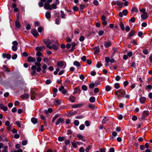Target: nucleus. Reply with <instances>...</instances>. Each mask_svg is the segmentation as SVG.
<instances>
[{
  "label": "nucleus",
  "instance_id": "1",
  "mask_svg": "<svg viewBox=\"0 0 152 152\" xmlns=\"http://www.w3.org/2000/svg\"><path fill=\"white\" fill-rule=\"evenodd\" d=\"M116 95L118 96V98H119V96H123L125 94V92L124 91L123 89H121L119 90H118V91L115 93Z\"/></svg>",
  "mask_w": 152,
  "mask_h": 152
},
{
  "label": "nucleus",
  "instance_id": "2",
  "mask_svg": "<svg viewBox=\"0 0 152 152\" xmlns=\"http://www.w3.org/2000/svg\"><path fill=\"white\" fill-rule=\"evenodd\" d=\"M65 122V121L63 118H58L57 121L56 123H55V125H58L60 123H61V125L63 124Z\"/></svg>",
  "mask_w": 152,
  "mask_h": 152
},
{
  "label": "nucleus",
  "instance_id": "3",
  "mask_svg": "<svg viewBox=\"0 0 152 152\" xmlns=\"http://www.w3.org/2000/svg\"><path fill=\"white\" fill-rule=\"evenodd\" d=\"M59 90L61 91L64 94H65L67 92L66 90L64 89V87L63 86H61V87L59 88Z\"/></svg>",
  "mask_w": 152,
  "mask_h": 152
},
{
  "label": "nucleus",
  "instance_id": "4",
  "mask_svg": "<svg viewBox=\"0 0 152 152\" xmlns=\"http://www.w3.org/2000/svg\"><path fill=\"white\" fill-rule=\"evenodd\" d=\"M128 12L127 10H125L123 11L122 12H121L119 13V15L120 17H122L123 15H126L128 14Z\"/></svg>",
  "mask_w": 152,
  "mask_h": 152
},
{
  "label": "nucleus",
  "instance_id": "5",
  "mask_svg": "<svg viewBox=\"0 0 152 152\" xmlns=\"http://www.w3.org/2000/svg\"><path fill=\"white\" fill-rule=\"evenodd\" d=\"M27 60L29 62H34L36 61V58L34 57H33L31 56H29L27 58Z\"/></svg>",
  "mask_w": 152,
  "mask_h": 152
},
{
  "label": "nucleus",
  "instance_id": "6",
  "mask_svg": "<svg viewBox=\"0 0 152 152\" xmlns=\"http://www.w3.org/2000/svg\"><path fill=\"white\" fill-rule=\"evenodd\" d=\"M44 8L46 10H51L52 8L51 5L48 3H45L44 5Z\"/></svg>",
  "mask_w": 152,
  "mask_h": 152
},
{
  "label": "nucleus",
  "instance_id": "7",
  "mask_svg": "<svg viewBox=\"0 0 152 152\" xmlns=\"http://www.w3.org/2000/svg\"><path fill=\"white\" fill-rule=\"evenodd\" d=\"M31 32L33 35L36 38H37V36L39 35V33L37 32L36 30H31Z\"/></svg>",
  "mask_w": 152,
  "mask_h": 152
},
{
  "label": "nucleus",
  "instance_id": "8",
  "mask_svg": "<svg viewBox=\"0 0 152 152\" xmlns=\"http://www.w3.org/2000/svg\"><path fill=\"white\" fill-rule=\"evenodd\" d=\"M45 46H40L39 47H37L35 49L36 50L37 52H40L42 51V50L45 48Z\"/></svg>",
  "mask_w": 152,
  "mask_h": 152
},
{
  "label": "nucleus",
  "instance_id": "9",
  "mask_svg": "<svg viewBox=\"0 0 152 152\" xmlns=\"http://www.w3.org/2000/svg\"><path fill=\"white\" fill-rule=\"evenodd\" d=\"M44 111L45 112V113L46 115H48V113H50L52 112L53 111V110L51 108H49L47 110L45 109L44 110Z\"/></svg>",
  "mask_w": 152,
  "mask_h": 152
},
{
  "label": "nucleus",
  "instance_id": "10",
  "mask_svg": "<svg viewBox=\"0 0 152 152\" xmlns=\"http://www.w3.org/2000/svg\"><path fill=\"white\" fill-rule=\"evenodd\" d=\"M111 45L112 44L111 42L110 41H109L107 42H105L104 45L105 47L107 48L111 46Z\"/></svg>",
  "mask_w": 152,
  "mask_h": 152
},
{
  "label": "nucleus",
  "instance_id": "11",
  "mask_svg": "<svg viewBox=\"0 0 152 152\" xmlns=\"http://www.w3.org/2000/svg\"><path fill=\"white\" fill-rule=\"evenodd\" d=\"M77 137L80 139V140L83 141H85V139L84 138L83 136L80 134H78L77 135Z\"/></svg>",
  "mask_w": 152,
  "mask_h": 152
},
{
  "label": "nucleus",
  "instance_id": "12",
  "mask_svg": "<svg viewBox=\"0 0 152 152\" xmlns=\"http://www.w3.org/2000/svg\"><path fill=\"white\" fill-rule=\"evenodd\" d=\"M138 11V10L136 7H133L131 10V12L132 14H133L134 12L137 13Z\"/></svg>",
  "mask_w": 152,
  "mask_h": 152
},
{
  "label": "nucleus",
  "instance_id": "13",
  "mask_svg": "<svg viewBox=\"0 0 152 152\" xmlns=\"http://www.w3.org/2000/svg\"><path fill=\"white\" fill-rule=\"evenodd\" d=\"M15 25L18 28H20L21 27V24L19 21V20H16L15 22Z\"/></svg>",
  "mask_w": 152,
  "mask_h": 152
},
{
  "label": "nucleus",
  "instance_id": "14",
  "mask_svg": "<svg viewBox=\"0 0 152 152\" xmlns=\"http://www.w3.org/2000/svg\"><path fill=\"white\" fill-rule=\"evenodd\" d=\"M2 56L4 58H6L8 59H10L11 57V55L9 54H6L5 53H3L2 54Z\"/></svg>",
  "mask_w": 152,
  "mask_h": 152
},
{
  "label": "nucleus",
  "instance_id": "15",
  "mask_svg": "<svg viewBox=\"0 0 152 152\" xmlns=\"http://www.w3.org/2000/svg\"><path fill=\"white\" fill-rule=\"evenodd\" d=\"M20 97L23 99H27L29 98V96L28 94H26L22 95Z\"/></svg>",
  "mask_w": 152,
  "mask_h": 152
},
{
  "label": "nucleus",
  "instance_id": "16",
  "mask_svg": "<svg viewBox=\"0 0 152 152\" xmlns=\"http://www.w3.org/2000/svg\"><path fill=\"white\" fill-rule=\"evenodd\" d=\"M0 108L5 112L7 111L8 109L7 107L4 106V105H0Z\"/></svg>",
  "mask_w": 152,
  "mask_h": 152
},
{
  "label": "nucleus",
  "instance_id": "17",
  "mask_svg": "<svg viewBox=\"0 0 152 152\" xmlns=\"http://www.w3.org/2000/svg\"><path fill=\"white\" fill-rule=\"evenodd\" d=\"M31 121L34 124H36L37 122V120L36 118L32 117L31 118Z\"/></svg>",
  "mask_w": 152,
  "mask_h": 152
},
{
  "label": "nucleus",
  "instance_id": "18",
  "mask_svg": "<svg viewBox=\"0 0 152 152\" xmlns=\"http://www.w3.org/2000/svg\"><path fill=\"white\" fill-rule=\"evenodd\" d=\"M146 100V98L144 97H141L140 99V102L141 104H144Z\"/></svg>",
  "mask_w": 152,
  "mask_h": 152
},
{
  "label": "nucleus",
  "instance_id": "19",
  "mask_svg": "<svg viewBox=\"0 0 152 152\" xmlns=\"http://www.w3.org/2000/svg\"><path fill=\"white\" fill-rule=\"evenodd\" d=\"M94 54H97V53H98L99 50V46L97 47H96L94 48Z\"/></svg>",
  "mask_w": 152,
  "mask_h": 152
},
{
  "label": "nucleus",
  "instance_id": "20",
  "mask_svg": "<svg viewBox=\"0 0 152 152\" xmlns=\"http://www.w3.org/2000/svg\"><path fill=\"white\" fill-rule=\"evenodd\" d=\"M148 17V15L147 13H145L141 15L142 18L143 20H145Z\"/></svg>",
  "mask_w": 152,
  "mask_h": 152
},
{
  "label": "nucleus",
  "instance_id": "21",
  "mask_svg": "<svg viewBox=\"0 0 152 152\" xmlns=\"http://www.w3.org/2000/svg\"><path fill=\"white\" fill-rule=\"evenodd\" d=\"M115 3L116 4L118 5L120 8H121L123 5V3L122 2H120L119 1H116L115 2Z\"/></svg>",
  "mask_w": 152,
  "mask_h": 152
},
{
  "label": "nucleus",
  "instance_id": "22",
  "mask_svg": "<svg viewBox=\"0 0 152 152\" xmlns=\"http://www.w3.org/2000/svg\"><path fill=\"white\" fill-rule=\"evenodd\" d=\"M60 114L55 115V116L53 117V118L52 120V122H54L57 118L60 117Z\"/></svg>",
  "mask_w": 152,
  "mask_h": 152
},
{
  "label": "nucleus",
  "instance_id": "23",
  "mask_svg": "<svg viewBox=\"0 0 152 152\" xmlns=\"http://www.w3.org/2000/svg\"><path fill=\"white\" fill-rule=\"evenodd\" d=\"M142 115H144L147 117L149 115V112L148 111H144L142 112Z\"/></svg>",
  "mask_w": 152,
  "mask_h": 152
},
{
  "label": "nucleus",
  "instance_id": "24",
  "mask_svg": "<svg viewBox=\"0 0 152 152\" xmlns=\"http://www.w3.org/2000/svg\"><path fill=\"white\" fill-rule=\"evenodd\" d=\"M45 17L46 18L48 19L50 18L51 17L50 12H47L45 14Z\"/></svg>",
  "mask_w": 152,
  "mask_h": 152
},
{
  "label": "nucleus",
  "instance_id": "25",
  "mask_svg": "<svg viewBox=\"0 0 152 152\" xmlns=\"http://www.w3.org/2000/svg\"><path fill=\"white\" fill-rule=\"evenodd\" d=\"M135 34V31L134 30H132L130 32L129 34V37H132Z\"/></svg>",
  "mask_w": 152,
  "mask_h": 152
},
{
  "label": "nucleus",
  "instance_id": "26",
  "mask_svg": "<svg viewBox=\"0 0 152 152\" xmlns=\"http://www.w3.org/2000/svg\"><path fill=\"white\" fill-rule=\"evenodd\" d=\"M74 64L78 67H79L81 66L79 62L77 61H75L74 62Z\"/></svg>",
  "mask_w": 152,
  "mask_h": 152
},
{
  "label": "nucleus",
  "instance_id": "27",
  "mask_svg": "<svg viewBox=\"0 0 152 152\" xmlns=\"http://www.w3.org/2000/svg\"><path fill=\"white\" fill-rule=\"evenodd\" d=\"M64 137L59 136L58 137V140L59 141L62 142L65 139Z\"/></svg>",
  "mask_w": 152,
  "mask_h": 152
},
{
  "label": "nucleus",
  "instance_id": "28",
  "mask_svg": "<svg viewBox=\"0 0 152 152\" xmlns=\"http://www.w3.org/2000/svg\"><path fill=\"white\" fill-rule=\"evenodd\" d=\"M64 65L63 62L62 61H60L57 63V65L60 67H62Z\"/></svg>",
  "mask_w": 152,
  "mask_h": 152
},
{
  "label": "nucleus",
  "instance_id": "29",
  "mask_svg": "<svg viewBox=\"0 0 152 152\" xmlns=\"http://www.w3.org/2000/svg\"><path fill=\"white\" fill-rule=\"evenodd\" d=\"M88 107L91 109L97 108V107H96L95 105H88Z\"/></svg>",
  "mask_w": 152,
  "mask_h": 152
},
{
  "label": "nucleus",
  "instance_id": "30",
  "mask_svg": "<svg viewBox=\"0 0 152 152\" xmlns=\"http://www.w3.org/2000/svg\"><path fill=\"white\" fill-rule=\"evenodd\" d=\"M107 106L108 107V110L109 111L112 109L113 107H114V105H107Z\"/></svg>",
  "mask_w": 152,
  "mask_h": 152
},
{
  "label": "nucleus",
  "instance_id": "31",
  "mask_svg": "<svg viewBox=\"0 0 152 152\" xmlns=\"http://www.w3.org/2000/svg\"><path fill=\"white\" fill-rule=\"evenodd\" d=\"M119 25L120 26V27H121V29L122 30H124L125 28H124V25L123 24V23L122 22H120Z\"/></svg>",
  "mask_w": 152,
  "mask_h": 152
},
{
  "label": "nucleus",
  "instance_id": "32",
  "mask_svg": "<svg viewBox=\"0 0 152 152\" xmlns=\"http://www.w3.org/2000/svg\"><path fill=\"white\" fill-rule=\"evenodd\" d=\"M20 122H21V121L20 122L19 121H17L15 122V124L17 125V126L19 128H20L21 127Z\"/></svg>",
  "mask_w": 152,
  "mask_h": 152
},
{
  "label": "nucleus",
  "instance_id": "33",
  "mask_svg": "<svg viewBox=\"0 0 152 152\" xmlns=\"http://www.w3.org/2000/svg\"><path fill=\"white\" fill-rule=\"evenodd\" d=\"M77 113V112L76 111H75L72 112H71L69 113V115L70 116L75 115Z\"/></svg>",
  "mask_w": 152,
  "mask_h": 152
},
{
  "label": "nucleus",
  "instance_id": "34",
  "mask_svg": "<svg viewBox=\"0 0 152 152\" xmlns=\"http://www.w3.org/2000/svg\"><path fill=\"white\" fill-rule=\"evenodd\" d=\"M74 124L75 126H78L79 125V122L77 120H75L74 122Z\"/></svg>",
  "mask_w": 152,
  "mask_h": 152
},
{
  "label": "nucleus",
  "instance_id": "35",
  "mask_svg": "<svg viewBox=\"0 0 152 152\" xmlns=\"http://www.w3.org/2000/svg\"><path fill=\"white\" fill-rule=\"evenodd\" d=\"M71 45H72V48L75 49V46L77 45V44L74 42H72L71 43Z\"/></svg>",
  "mask_w": 152,
  "mask_h": 152
},
{
  "label": "nucleus",
  "instance_id": "36",
  "mask_svg": "<svg viewBox=\"0 0 152 152\" xmlns=\"http://www.w3.org/2000/svg\"><path fill=\"white\" fill-rule=\"evenodd\" d=\"M95 98L94 97H91L89 99L90 101L91 102H94L95 101Z\"/></svg>",
  "mask_w": 152,
  "mask_h": 152
},
{
  "label": "nucleus",
  "instance_id": "37",
  "mask_svg": "<svg viewBox=\"0 0 152 152\" xmlns=\"http://www.w3.org/2000/svg\"><path fill=\"white\" fill-rule=\"evenodd\" d=\"M64 143L66 145H68L70 144V141L68 139H66L64 141Z\"/></svg>",
  "mask_w": 152,
  "mask_h": 152
},
{
  "label": "nucleus",
  "instance_id": "38",
  "mask_svg": "<svg viewBox=\"0 0 152 152\" xmlns=\"http://www.w3.org/2000/svg\"><path fill=\"white\" fill-rule=\"evenodd\" d=\"M111 88V87L109 86H106L105 88L106 90L107 91H110Z\"/></svg>",
  "mask_w": 152,
  "mask_h": 152
},
{
  "label": "nucleus",
  "instance_id": "39",
  "mask_svg": "<svg viewBox=\"0 0 152 152\" xmlns=\"http://www.w3.org/2000/svg\"><path fill=\"white\" fill-rule=\"evenodd\" d=\"M85 126L83 124L79 126V129L80 130H83L84 129Z\"/></svg>",
  "mask_w": 152,
  "mask_h": 152
},
{
  "label": "nucleus",
  "instance_id": "40",
  "mask_svg": "<svg viewBox=\"0 0 152 152\" xmlns=\"http://www.w3.org/2000/svg\"><path fill=\"white\" fill-rule=\"evenodd\" d=\"M95 84L94 83H91L89 85V88H93L95 86Z\"/></svg>",
  "mask_w": 152,
  "mask_h": 152
},
{
  "label": "nucleus",
  "instance_id": "41",
  "mask_svg": "<svg viewBox=\"0 0 152 152\" xmlns=\"http://www.w3.org/2000/svg\"><path fill=\"white\" fill-rule=\"evenodd\" d=\"M61 18H65V15L64 12L62 10L61 11Z\"/></svg>",
  "mask_w": 152,
  "mask_h": 152
},
{
  "label": "nucleus",
  "instance_id": "42",
  "mask_svg": "<svg viewBox=\"0 0 152 152\" xmlns=\"http://www.w3.org/2000/svg\"><path fill=\"white\" fill-rule=\"evenodd\" d=\"M51 7L52 9H56L57 8L56 4H53L51 5Z\"/></svg>",
  "mask_w": 152,
  "mask_h": 152
},
{
  "label": "nucleus",
  "instance_id": "43",
  "mask_svg": "<svg viewBox=\"0 0 152 152\" xmlns=\"http://www.w3.org/2000/svg\"><path fill=\"white\" fill-rule=\"evenodd\" d=\"M27 140H24L22 141V144L23 145H25L27 144Z\"/></svg>",
  "mask_w": 152,
  "mask_h": 152
},
{
  "label": "nucleus",
  "instance_id": "44",
  "mask_svg": "<svg viewBox=\"0 0 152 152\" xmlns=\"http://www.w3.org/2000/svg\"><path fill=\"white\" fill-rule=\"evenodd\" d=\"M104 33V31L102 30H100L99 31L98 34L99 36H102Z\"/></svg>",
  "mask_w": 152,
  "mask_h": 152
},
{
  "label": "nucleus",
  "instance_id": "45",
  "mask_svg": "<svg viewBox=\"0 0 152 152\" xmlns=\"http://www.w3.org/2000/svg\"><path fill=\"white\" fill-rule=\"evenodd\" d=\"M52 48H53L54 50H57L58 49L57 46V45L55 44H52Z\"/></svg>",
  "mask_w": 152,
  "mask_h": 152
},
{
  "label": "nucleus",
  "instance_id": "46",
  "mask_svg": "<svg viewBox=\"0 0 152 152\" xmlns=\"http://www.w3.org/2000/svg\"><path fill=\"white\" fill-rule=\"evenodd\" d=\"M76 143L74 142H72V146L75 148H76L77 147V145Z\"/></svg>",
  "mask_w": 152,
  "mask_h": 152
},
{
  "label": "nucleus",
  "instance_id": "47",
  "mask_svg": "<svg viewBox=\"0 0 152 152\" xmlns=\"http://www.w3.org/2000/svg\"><path fill=\"white\" fill-rule=\"evenodd\" d=\"M114 86L115 88L118 89L120 87V85L118 83H116L115 84Z\"/></svg>",
  "mask_w": 152,
  "mask_h": 152
},
{
  "label": "nucleus",
  "instance_id": "48",
  "mask_svg": "<svg viewBox=\"0 0 152 152\" xmlns=\"http://www.w3.org/2000/svg\"><path fill=\"white\" fill-rule=\"evenodd\" d=\"M82 88L84 91H86L87 89V87L85 85L82 86Z\"/></svg>",
  "mask_w": 152,
  "mask_h": 152
},
{
  "label": "nucleus",
  "instance_id": "49",
  "mask_svg": "<svg viewBox=\"0 0 152 152\" xmlns=\"http://www.w3.org/2000/svg\"><path fill=\"white\" fill-rule=\"evenodd\" d=\"M137 118L136 115H133L132 118V119L133 121H136L137 120Z\"/></svg>",
  "mask_w": 152,
  "mask_h": 152
},
{
  "label": "nucleus",
  "instance_id": "50",
  "mask_svg": "<svg viewBox=\"0 0 152 152\" xmlns=\"http://www.w3.org/2000/svg\"><path fill=\"white\" fill-rule=\"evenodd\" d=\"M140 11L143 14L147 13L145 11V10L144 8H142L140 9Z\"/></svg>",
  "mask_w": 152,
  "mask_h": 152
},
{
  "label": "nucleus",
  "instance_id": "51",
  "mask_svg": "<svg viewBox=\"0 0 152 152\" xmlns=\"http://www.w3.org/2000/svg\"><path fill=\"white\" fill-rule=\"evenodd\" d=\"M12 50L14 51H16L17 50V47L16 46H13L12 47Z\"/></svg>",
  "mask_w": 152,
  "mask_h": 152
},
{
  "label": "nucleus",
  "instance_id": "52",
  "mask_svg": "<svg viewBox=\"0 0 152 152\" xmlns=\"http://www.w3.org/2000/svg\"><path fill=\"white\" fill-rule=\"evenodd\" d=\"M72 131L71 130L69 129L67 131V134L68 135H69L70 134H72Z\"/></svg>",
  "mask_w": 152,
  "mask_h": 152
},
{
  "label": "nucleus",
  "instance_id": "53",
  "mask_svg": "<svg viewBox=\"0 0 152 152\" xmlns=\"http://www.w3.org/2000/svg\"><path fill=\"white\" fill-rule=\"evenodd\" d=\"M55 103L56 104H59L61 103L60 100L58 99L56 100Z\"/></svg>",
  "mask_w": 152,
  "mask_h": 152
},
{
  "label": "nucleus",
  "instance_id": "54",
  "mask_svg": "<svg viewBox=\"0 0 152 152\" xmlns=\"http://www.w3.org/2000/svg\"><path fill=\"white\" fill-rule=\"evenodd\" d=\"M91 145H89L88 146L86 149V152H89V151L91 148Z\"/></svg>",
  "mask_w": 152,
  "mask_h": 152
},
{
  "label": "nucleus",
  "instance_id": "55",
  "mask_svg": "<svg viewBox=\"0 0 152 152\" xmlns=\"http://www.w3.org/2000/svg\"><path fill=\"white\" fill-rule=\"evenodd\" d=\"M85 123L86 126H90V123L88 121H85Z\"/></svg>",
  "mask_w": 152,
  "mask_h": 152
},
{
  "label": "nucleus",
  "instance_id": "56",
  "mask_svg": "<svg viewBox=\"0 0 152 152\" xmlns=\"http://www.w3.org/2000/svg\"><path fill=\"white\" fill-rule=\"evenodd\" d=\"M4 137V136L2 134L0 135V141H2L4 142L3 138Z\"/></svg>",
  "mask_w": 152,
  "mask_h": 152
},
{
  "label": "nucleus",
  "instance_id": "57",
  "mask_svg": "<svg viewBox=\"0 0 152 152\" xmlns=\"http://www.w3.org/2000/svg\"><path fill=\"white\" fill-rule=\"evenodd\" d=\"M106 149L105 148H100L99 149V152H106Z\"/></svg>",
  "mask_w": 152,
  "mask_h": 152
},
{
  "label": "nucleus",
  "instance_id": "58",
  "mask_svg": "<svg viewBox=\"0 0 152 152\" xmlns=\"http://www.w3.org/2000/svg\"><path fill=\"white\" fill-rule=\"evenodd\" d=\"M36 55L37 56H42V53L40 52H37V53Z\"/></svg>",
  "mask_w": 152,
  "mask_h": 152
},
{
  "label": "nucleus",
  "instance_id": "59",
  "mask_svg": "<svg viewBox=\"0 0 152 152\" xmlns=\"http://www.w3.org/2000/svg\"><path fill=\"white\" fill-rule=\"evenodd\" d=\"M20 135L18 134H15L14 135V137L15 139H18L19 138Z\"/></svg>",
  "mask_w": 152,
  "mask_h": 152
},
{
  "label": "nucleus",
  "instance_id": "60",
  "mask_svg": "<svg viewBox=\"0 0 152 152\" xmlns=\"http://www.w3.org/2000/svg\"><path fill=\"white\" fill-rule=\"evenodd\" d=\"M40 62H36L35 63V66H36L39 67V66H41V64L39 63Z\"/></svg>",
  "mask_w": 152,
  "mask_h": 152
},
{
  "label": "nucleus",
  "instance_id": "61",
  "mask_svg": "<svg viewBox=\"0 0 152 152\" xmlns=\"http://www.w3.org/2000/svg\"><path fill=\"white\" fill-rule=\"evenodd\" d=\"M85 39V37L83 36H81L79 38V40L80 41L82 42Z\"/></svg>",
  "mask_w": 152,
  "mask_h": 152
},
{
  "label": "nucleus",
  "instance_id": "62",
  "mask_svg": "<svg viewBox=\"0 0 152 152\" xmlns=\"http://www.w3.org/2000/svg\"><path fill=\"white\" fill-rule=\"evenodd\" d=\"M3 69L5 71H9L7 67L6 66H3Z\"/></svg>",
  "mask_w": 152,
  "mask_h": 152
},
{
  "label": "nucleus",
  "instance_id": "63",
  "mask_svg": "<svg viewBox=\"0 0 152 152\" xmlns=\"http://www.w3.org/2000/svg\"><path fill=\"white\" fill-rule=\"evenodd\" d=\"M73 9L74 11H77L78 10V8L77 6H75L73 7Z\"/></svg>",
  "mask_w": 152,
  "mask_h": 152
},
{
  "label": "nucleus",
  "instance_id": "64",
  "mask_svg": "<svg viewBox=\"0 0 152 152\" xmlns=\"http://www.w3.org/2000/svg\"><path fill=\"white\" fill-rule=\"evenodd\" d=\"M79 151L80 152H84V148L83 147H81L79 149Z\"/></svg>",
  "mask_w": 152,
  "mask_h": 152
}]
</instances>
